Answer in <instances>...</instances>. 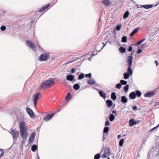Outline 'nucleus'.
Listing matches in <instances>:
<instances>
[{
  "label": "nucleus",
  "mask_w": 159,
  "mask_h": 159,
  "mask_svg": "<svg viewBox=\"0 0 159 159\" xmlns=\"http://www.w3.org/2000/svg\"><path fill=\"white\" fill-rule=\"evenodd\" d=\"M112 102L111 100H107L106 101L107 106L108 107H110L112 104Z\"/></svg>",
  "instance_id": "nucleus-17"
},
{
  "label": "nucleus",
  "mask_w": 159,
  "mask_h": 159,
  "mask_svg": "<svg viewBox=\"0 0 159 159\" xmlns=\"http://www.w3.org/2000/svg\"><path fill=\"white\" fill-rule=\"evenodd\" d=\"M40 86L41 88L43 89H44L49 88L45 81H44L41 84Z\"/></svg>",
  "instance_id": "nucleus-9"
},
{
  "label": "nucleus",
  "mask_w": 159,
  "mask_h": 159,
  "mask_svg": "<svg viewBox=\"0 0 159 159\" xmlns=\"http://www.w3.org/2000/svg\"><path fill=\"white\" fill-rule=\"evenodd\" d=\"M0 29L2 31H4L6 30V27L5 26L2 25L1 26Z\"/></svg>",
  "instance_id": "nucleus-44"
},
{
  "label": "nucleus",
  "mask_w": 159,
  "mask_h": 159,
  "mask_svg": "<svg viewBox=\"0 0 159 159\" xmlns=\"http://www.w3.org/2000/svg\"><path fill=\"white\" fill-rule=\"evenodd\" d=\"M139 29V28H137L135 29L130 34V36H133L134 34H135L137 32Z\"/></svg>",
  "instance_id": "nucleus-20"
},
{
  "label": "nucleus",
  "mask_w": 159,
  "mask_h": 159,
  "mask_svg": "<svg viewBox=\"0 0 159 159\" xmlns=\"http://www.w3.org/2000/svg\"><path fill=\"white\" fill-rule=\"evenodd\" d=\"M27 44L29 45V47L31 48L33 50L36 51V50L35 48V46L34 43H32L31 41H26Z\"/></svg>",
  "instance_id": "nucleus-7"
},
{
  "label": "nucleus",
  "mask_w": 159,
  "mask_h": 159,
  "mask_svg": "<svg viewBox=\"0 0 159 159\" xmlns=\"http://www.w3.org/2000/svg\"><path fill=\"white\" fill-rule=\"evenodd\" d=\"M104 152L107 155L110 154L111 152L110 151V148L109 147H107L106 148Z\"/></svg>",
  "instance_id": "nucleus-26"
},
{
  "label": "nucleus",
  "mask_w": 159,
  "mask_h": 159,
  "mask_svg": "<svg viewBox=\"0 0 159 159\" xmlns=\"http://www.w3.org/2000/svg\"><path fill=\"white\" fill-rule=\"evenodd\" d=\"M110 124V123L109 122V121L107 120L106 121V122H105V126H108V125H109Z\"/></svg>",
  "instance_id": "nucleus-46"
},
{
  "label": "nucleus",
  "mask_w": 159,
  "mask_h": 159,
  "mask_svg": "<svg viewBox=\"0 0 159 159\" xmlns=\"http://www.w3.org/2000/svg\"><path fill=\"white\" fill-rule=\"evenodd\" d=\"M45 81L49 88L53 86L55 84V81L52 79L46 80Z\"/></svg>",
  "instance_id": "nucleus-5"
},
{
  "label": "nucleus",
  "mask_w": 159,
  "mask_h": 159,
  "mask_svg": "<svg viewBox=\"0 0 159 159\" xmlns=\"http://www.w3.org/2000/svg\"><path fill=\"white\" fill-rule=\"evenodd\" d=\"M65 100L67 102L70 101V92H68L65 98Z\"/></svg>",
  "instance_id": "nucleus-28"
},
{
  "label": "nucleus",
  "mask_w": 159,
  "mask_h": 159,
  "mask_svg": "<svg viewBox=\"0 0 159 159\" xmlns=\"http://www.w3.org/2000/svg\"><path fill=\"white\" fill-rule=\"evenodd\" d=\"M102 3L105 6H108L110 5L111 2L109 0H102Z\"/></svg>",
  "instance_id": "nucleus-15"
},
{
  "label": "nucleus",
  "mask_w": 159,
  "mask_h": 159,
  "mask_svg": "<svg viewBox=\"0 0 159 159\" xmlns=\"http://www.w3.org/2000/svg\"><path fill=\"white\" fill-rule=\"evenodd\" d=\"M106 136L105 134H103V139L102 140L103 141H104L105 140V139L106 138Z\"/></svg>",
  "instance_id": "nucleus-54"
},
{
  "label": "nucleus",
  "mask_w": 159,
  "mask_h": 159,
  "mask_svg": "<svg viewBox=\"0 0 159 159\" xmlns=\"http://www.w3.org/2000/svg\"><path fill=\"white\" fill-rule=\"evenodd\" d=\"M101 155L99 153H97L95 155L94 157V159H99Z\"/></svg>",
  "instance_id": "nucleus-38"
},
{
  "label": "nucleus",
  "mask_w": 159,
  "mask_h": 159,
  "mask_svg": "<svg viewBox=\"0 0 159 159\" xmlns=\"http://www.w3.org/2000/svg\"><path fill=\"white\" fill-rule=\"evenodd\" d=\"M26 110L28 114L30 115L31 117H32L34 116V112L30 108L27 107L26 108Z\"/></svg>",
  "instance_id": "nucleus-10"
},
{
  "label": "nucleus",
  "mask_w": 159,
  "mask_h": 159,
  "mask_svg": "<svg viewBox=\"0 0 159 159\" xmlns=\"http://www.w3.org/2000/svg\"><path fill=\"white\" fill-rule=\"evenodd\" d=\"M119 51L121 53H124L126 51V49L122 47H120L119 48Z\"/></svg>",
  "instance_id": "nucleus-23"
},
{
  "label": "nucleus",
  "mask_w": 159,
  "mask_h": 159,
  "mask_svg": "<svg viewBox=\"0 0 159 159\" xmlns=\"http://www.w3.org/2000/svg\"><path fill=\"white\" fill-rule=\"evenodd\" d=\"M121 28L120 25H117L116 27V29L117 31L119 30Z\"/></svg>",
  "instance_id": "nucleus-47"
},
{
  "label": "nucleus",
  "mask_w": 159,
  "mask_h": 159,
  "mask_svg": "<svg viewBox=\"0 0 159 159\" xmlns=\"http://www.w3.org/2000/svg\"><path fill=\"white\" fill-rule=\"evenodd\" d=\"M129 97L131 99H135L136 97L135 92H133L129 94Z\"/></svg>",
  "instance_id": "nucleus-14"
},
{
  "label": "nucleus",
  "mask_w": 159,
  "mask_h": 159,
  "mask_svg": "<svg viewBox=\"0 0 159 159\" xmlns=\"http://www.w3.org/2000/svg\"><path fill=\"white\" fill-rule=\"evenodd\" d=\"M100 96L102 97L103 98H105L106 97V94L104 93V92L102 91H99L98 92Z\"/></svg>",
  "instance_id": "nucleus-18"
},
{
  "label": "nucleus",
  "mask_w": 159,
  "mask_h": 159,
  "mask_svg": "<svg viewBox=\"0 0 159 159\" xmlns=\"http://www.w3.org/2000/svg\"><path fill=\"white\" fill-rule=\"evenodd\" d=\"M116 111H115V110H113V111H112V113H116Z\"/></svg>",
  "instance_id": "nucleus-57"
},
{
  "label": "nucleus",
  "mask_w": 159,
  "mask_h": 159,
  "mask_svg": "<svg viewBox=\"0 0 159 159\" xmlns=\"http://www.w3.org/2000/svg\"><path fill=\"white\" fill-rule=\"evenodd\" d=\"M136 96H137V97H139L141 96V92L139 90H137L136 91Z\"/></svg>",
  "instance_id": "nucleus-30"
},
{
  "label": "nucleus",
  "mask_w": 159,
  "mask_h": 159,
  "mask_svg": "<svg viewBox=\"0 0 159 159\" xmlns=\"http://www.w3.org/2000/svg\"><path fill=\"white\" fill-rule=\"evenodd\" d=\"M107 154L105 152L103 153V154L102 155L101 157L102 158H106L107 157Z\"/></svg>",
  "instance_id": "nucleus-45"
},
{
  "label": "nucleus",
  "mask_w": 159,
  "mask_h": 159,
  "mask_svg": "<svg viewBox=\"0 0 159 159\" xmlns=\"http://www.w3.org/2000/svg\"><path fill=\"white\" fill-rule=\"evenodd\" d=\"M127 37L125 36H123L121 39V41L123 43H125L127 42Z\"/></svg>",
  "instance_id": "nucleus-35"
},
{
  "label": "nucleus",
  "mask_w": 159,
  "mask_h": 159,
  "mask_svg": "<svg viewBox=\"0 0 159 159\" xmlns=\"http://www.w3.org/2000/svg\"><path fill=\"white\" fill-rule=\"evenodd\" d=\"M34 136L35 134H34V133L31 134V135H30L29 139V143H31L33 141L34 138Z\"/></svg>",
  "instance_id": "nucleus-13"
},
{
  "label": "nucleus",
  "mask_w": 159,
  "mask_h": 159,
  "mask_svg": "<svg viewBox=\"0 0 159 159\" xmlns=\"http://www.w3.org/2000/svg\"><path fill=\"white\" fill-rule=\"evenodd\" d=\"M127 101L128 100L127 98L125 96L122 97L121 98V102H122L124 103H125L127 102Z\"/></svg>",
  "instance_id": "nucleus-19"
},
{
  "label": "nucleus",
  "mask_w": 159,
  "mask_h": 159,
  "mask_svg": "<svg viewBox=\"0 0 159 159\" xmlns=\"http://www.w3.org/2000/svg\"><path fill=\"white\" fill-rule=\"evenodd\" d=\"M54 115L53 114L47 115L43 117V120L45 121H48L49 120L51 119Z\"/></svg>",
  "instance_id": "nucleus-8"
},
{
  "label": "nucleus",
  "mask_w": 159,
  "mask_h": 159,
  "mask_svg": "<svg viewBox=\"0 0 159 159\" xmlns=\"http://www.w3.org/2000/svg\"><path fill=\"white\" fill-rule=\"evenodd\" d=\"M146 45V44H145V43H144V44H142V45H141V46H143V45Z\"/></svg>",
  "instance_id": "nucleus-60"
},
{
  "label": "nucleus",
  "mask_w": 159,
  "mask_h": 159,
  "mask_svg": "<svg viewBox=\"0 0 159 159\" xmlns=\"http://www.w3.org/2000/svg\"><path fill=\"white\" fill-rule=\"evenodd\" d=\"M134 52L131 54V55H133Z\"/></svg>",
  "instance_id": "nucleus-61"
},
{
  "label": "nucleus",
  "mask_w": 159,
  "mask_h": 159,
  "mask_svg": "<svg viewBox=\"0 0 159 159\" xmlns=\"http://www.w3.org/2000/svg\"><path fill=\"white\" fill-rule=\"evenodd\" d=\"M109 130V127H106L104 128L103 130V133L104 134L106 133V134H108V132Z\"/></svg>",
  "instance_id": "nucleus-29"
},
{
  "label": "nucleus",
  "mask_w": 159,
  "mask_h": 159,
  "mask_svg": "<svg viewBox=\"0 0 159 159\" xmlns=\"http://www.w3.org/2000/svg\"><path fill=\"white\" fill-rule=\"evenodd\" d=\"M109 120L111 121H112L115 119V117L114 116L113 114H111L110 115V116H109Z\"/></svg>",
  "instance_id": "nucleus-32"
},
{
  "label": "nucleus",
  "mask_w": 159,
  "mask_h": 159,
  "mask_svg": "<svg viewBox=\"0 0 159 159\" xmlns=\"http://www.w3.org/2000/svg\"><path fill=\"white\" fill-rule=\"evenodd\" d=\"M111 98L113 100H116V93H111Z\"/></svg>",
  "instance_id": "nucleus-21"
},
{
  "label": "nucleus",
  "mask_w": 159,
  "mask_h": 159,
  "mask_svg": "<svg viewBox=\"0 0 159 159\" xmlns=\"http://www.w3.org/2000/svg\"><path fill=\"white\" fill-rule=\"evenodd\" d=\"M120 83L121 84L125 85L126 84L127 82L124 80H121L120 81Z\"/></svg>",
  "instance_id": "nucleus-39"
},
{
  "label": "nucleus",
  "mask_w": 159,
  "mask_h": 159,
  "mask_svg": "<svg viewBox=\"0 0 159 159\" xmlns=\"http://www.w3.org/2000/svg\"><path fill=\"white\" fill-rule=\"evenodd\" d=\"M142 50L140 49H138L137 51V53L138 54H140Z\"/></svg>",
  "instance_id": "nucleus-50"
},
{
  "label": "nucleus",
  "mask_w": 159,
  "mask_h": 159,
  "mask_svg": "<svg viewBox=\"0 0 159 159\" xmlns=\"http://www.w3.org/2000/svg\"><path fill=\"white\" fill-rule=\"evenodd\" d=\"M121 136L119 134V135H118L117 136V138L118 139H120L121 138Z\"/></svg>",
  "instance_id": "nucleus-56"
},
{
  "label": "nucleus",
  "mask_w": 159,
  "mask_h": 159,
  "mask_svg": "<svg viewBox=\"0 0 159 159\" xmlns=\"http://www.w3.org/2000/svg\"><path fill=\"white\" fill-rule=\"evenodd\" d=\"M84 77V75L83 73H81V74H80L79 76L78 79V80H81V79H83Z\"/></svg>",
  "instance_id": "nucleus-34"
},
{
  "label": "nucleus",
  "mask_w": 159,
  "mask_h": 159,
  "mask_svg": "<svg viewBox=\"0 0 159 159\" xmlns=\"http://www.w3.org/2000/svg\"><path fill=\"white\" fill-rule=\"evenodd\" d=\"M129 14V12L128 11H126L124 13L123 16V18H127L128 17Z\"/></svg>",
  "instance_id": "nucleus-25"
},
{
  "label": "nucleus",
  "mask_w": 159,
  "mask_h": 159,
  "mask_svg": "<svg viewBox=\"0 0 159 159\" xmlns=\"http://www.w3.org/2000/svg\"><path fill=\"white\" fill-rule=\"evenodd\" d=\"M132 109L134 110H136L137 109V107L136 106H132Z\"/></svg>",
  "instance_id": "nucleus-49"
},
{
  "label": "nucleus",
  "mask_w": 159,
  "mask_h": 159,
  "mask_svg": "<svg viewBox=\"0 0 159 159\" xmlns=\"http://www.w3.org/2000/svg\"><path fill=\"white\" fill-rule=\"evenodd\" d=\"M66 71H68V72H69V70H66Z\"/></svg>",
  "instance_id": "nucleus-64"
},
{
  "label": "nucleus",
  "mask_w": 159,
  "mask_h": 159,
  "mask_svg": "<svg viewBox=\"0 0 159 159\" xmlns=\"http://www.w3.org/2000/svg\"><path fill=\"white\" fill-rule=\"evenodd\" d=\"M127 50L129 52H130L132 50V47L130 46H129V48Z\"/></svg>",
  "instance_id": "nucleus-48"
},
{
  "label": "nucleus",
  "mask_w": 159,
  "mask_h": 159,
  "mask_svg": "<svg viewBox=\"0 0 159 159\" xmlns=\"http://www.w3.org/2000/svg\"><path fill=\"white\" fill-rule=\"evenodd\" d=\"M124 141V140L123 139H122L120 140L119 143V145L120 147H122V146Z\"/></svg>",
  "instance_id": "nucleus-33"
},
{
  "label": "nucleus",
  "mask_w": 159,
  "mask_h": 159,
  "mask_svg": "<svg viewBox=\"0 0 159 159\" xmlns=\"http://www.w3.org/2000/svg\"><path fill=\"white\" fill-rule=\"evenodd\" d=\"M155 92L152 91L150 92L149 91L147 93H146L145 94H144V97H145L147 98H150L151 97L153 96H154L155 95Z\"/></svg>",
  "instance_id": "nucleus-6"
},
{
  "label": "nucleus",
  "mask_w": 159,
  "mask_h": 159,
  "mask_svg": "<svg viewBox=\"0 0 159 159\" xmlns=\"http://www.w3.org/2000/svg\"><path fill=\"white\" fill-rule=\"evenodd\" d=\"M106 43H105L104 45V46L102 47V48H101V50L106 45Z\"/></svg>",
  "instance_id": "nucleus-59"
},
{
  "label": "nucleus",
  "mask_w": 159,
  "mask_h": 159,
  "mask_svg": "<svg viewBox=\"0 0 159 159\" xmlns=\"http://www.w3.org/2000/svg\"><path fill=\"white\" fill-rule=\"evenodd\" d=\"M74 76L73 75H70V81L74 80V81H75L76 80L75 79L74 80Z\"/></svg>",
  "instance_id": "nucleus-42"
},
{
  "label": "nucleus",
  "mask_w": 159,
  "mask_h": 159,
  "mask_svg": "<svg viewBox=\"0 0 159 159\" xmlns=\"http://www.w3.org/2000/svg\"><path fill=\"white\" fill-rule=\"evenodd\" d=\"M153 6V5H143L142 6V7H144L145 9H149L151 8Z\"/></svg>",
  "instance_id": "nucleus-31"
},
{
  "label": "nucleus",
  "mask_w": 159,
  "mask_h": 159,
  "mask_svg": "<svg viewBox=\"0 0 159 159\" xmlns=\"http://www.w3.org/2000/svg\"><path fill=\"white\" fill-rule=\"evenodd\" d=\"M145 40V38H143L142 40L139 41L136 44V45H138L140 44L141 43H142Z\"/></svg>",
  "instance_id": "nucleus-37"
},
{
  "label": "nucleus",
  "mask_w": 159,
  "mask_h": 159,
  "mask_svg": "<svg viewBox=\"0 0 159 159\" xmlns=\"http://www.w3.org/2000/svg\"><path fill=\"white\" fill-rule=\"evenodd\" d=\"M66 80L70 81V75H68L66 76Z\"/></svg>",
  "instance_id": "nucleus-52"
},
{
  "label": "nucleus",
  "mask_w": 159,
  "mask_h": 159,
  "mask_svg": "<svg viewBox=\"0 0 159 159\" xmlns=\"http://www.w3.org/2000/svg\"><path fill=\"white\" fill-rule=\"evenodd\" d=\"M155 62L156 64V66H157L158 65V62L157 61H155Z\"/></svg>",
  "instance_id": "nucleus-58"
},
{
  "label": "nucleus",
  "mask_w": 159,
  "mask_h": 159,
  "mask_svg": "<svg viewBox=\"0 0 159 159\" xmlns=\"http://www.w3.org/2000/svg\"><path fill=\"white\" fill-rule=\"evenodd\" d=\"M121 84L120 83L117 84L116 85V88L120 89L121 88Z\"/></svg>",
  "instance_id": "nucleus-41"
},
{
  "label": "nucleus",
  "mask_w": 159,
  "mask_h": 159,
  "mask_svg": "<svg viewBox=\"0 0 159 159\" xmlns=\"http://www.w3.org/2000/svg\"><path fill=\"white\" fill-rule=\"evenodd\" d=\"M85 76L86 78H90L91 77V73H89L88 74H85Z\"/></svg>",
  "instance_id": "nucleus-43"
},
{
  "label": "nucleus",
  "mask_w": 159,
  "mask_h": 159,
  "mask_svg": "<svg viewBox=\"0 0 159 159\" xmlns=\"http://www.w3.org/2000/svg\"><path fill=\"white\" fill-rule=\"evenodd\" d=\"M12 136L14 138L16 139L18 138L19 135V131H15L12 132Z\"/></svg>",
  "instance_id": "nucleus-12"
},
{
  "label": "nucleus",
  "mask_w": 159,
  "mask_h": 159,
  "mask_svg": "<svg viewBox=\"0 0 159 159\" xmlns=\"http://www.w3.org/2000/svg\"><path fill=\"white\" fill-rule=\"evenodd\" d=\"M49 56V54L48 53H44L42 54L39 57V60L43 61L46 60Z\"/></svg>",
  "instance_id": "nucleus-4"
},
{
  "label": "nucleus",
  "mask_w": 159,
  "mask_h": 159,
  "mask_svg": "<svg viewBox=\"0 0 159 159\" xmlns=\"http://www.w3.org/2000/svg\"><path fill=\"white\" fill-rule=\"evenodd\" d=\"M123 75L124 79H127L129 78V75H130L127 72H125L124 74Z\"/></svg>",
  "instance_id": "nucleus-27"
},
{
  "label": "nucleus",
  "mask_w": 159,
  "mask_h": 159,
  "mask_svg": "<svg viewBox=\"0 0 159 159\" xmlns=\"http://www.w3.org/2000/svg\"><path fill=\"white\" fill-rule=\"evenodd\" d=\"M110 155L111 156V157L113 158H114V156L112 154H110Z\"/></svg>",
  "instance_id": "nucleus-55"
},
{
  "label": "nucleus",
  "mask_w": 159,
  "mask_h": 159,
  "mask_svg": "<svg viewBox=\"0 0 159 159\" xmlns=\"http://www.w3.org/2000/svg\"><path fill=\"white\" fill-rule=\"evenodd\" d=\"M95 83V81L94 80H92V79H90L88 81V83L90 85H93Z\"/></svg>",
  "instance_id": "nucleus-22"
},
{
  "label": "nucleus",
  "mask_w": 159,
  "mask_h": 159,
  "mask_svg": "<svg viewBox=\"0 0 159 159\" xmlns=\"http://www.w3.org/2000/svg\"><path fill=\"white\" fill-rule=\"evenodd\" d=\"M41 95L39 93H36L34 94L33 96V101L34 106H36L38 101L41 98Z\"/></svg>",
  "instance_id": "nucleus-3"
},
{
  "label": "nucleus",
  "mask_w": 159,
  "mask_h": 159,
  "mask_svg": "<svg viewBox=\"0 0 159 159\" xmlns=\"http://www.w3.org/2000/svg\"><path fill=\"white\" fill-rule=\"evenodd\" d=\"M73 88L74 89H75L76 90H78L80 89V87L79 85L78 84H76L74 85V86H73Z\"/></svg>",
  "instance_id": "nucleus-24"
},
{
  "label": "nucleus",
  "mask_w": 159,
  "mask_h": 159,
  "mask_svg": "<svg viewBox=\"0 0 159 159\" xmlns=\"http://www.w3.org/2000/svg\"><path fill=\"white\" fill-rule=\"evenodd\" d=\"M133 57L132 56H129L127 59L126 65L128 66L127 71L130 75L133 74V70L131 69L132 64L133 62Z\"/></svg>",
  "instance_id": "nucleus-2"
},
{
  "label": "nucleus",
  "mask_w": 159,
  "mask_h": 159,
  "mask_svg": "<svg viewBox=\"0 0 159 159\" xmlns=\"http://www.w3.org/2000/svg\"><path fill=\"white\" fill-rule=\"evenodd\" d=\"M129 126H131L136 124V123L134 121V119H132L129 120Z\"/></svg>",
  "instance_id": "nucleus-16"
},
{
  "label": "nucleus",
  "mask_w": 159,
  "mask_h": 159,
  "mask_svg": "<svg viewBox=\"0 0 159 159\" xmlns=\"http://www.w3.org/2000/svg\"><path fill=\"white\" fill-rule=\"evenodd\" d=\"M107 159H110L109 157H108Z\"/></svg>",
  "instance_id": "nucleus-62"
},
{
  "label": "nucleus",
  "mask_w": 159,
  "mask_h": 159,
  "mask_svg": "<svg viewBox=\"0 0 159 159\" xmlns=\"http://www.w3.org/2000/svg\"><path fill=\"white\" fill-rule=\"evenodd\" d=\"M50 6V4H48L46 5L43 7L41 9L39 10V12H42L44 11L46 9H47Z\"/></svg>",
  "instance_id": "nucleus-11"
},
{
  "label": "nucleus",
  "mask_w": 159,
  "mask_h": 159,
  "mask_svg": "<svg viewBox=\"0 0 159 159\" xmlns=\"http://www.w3.org/2000/svg\"><path fill=\"white\" fill-rule=\"evenodd\" d=\"M67 103V102H66V103H65V105H66V104Z\"/></svg>",
  "instance_id": "nucleus-63"
},
{
  "label": "nucleus",
  "mask_w": 159,
  "mask_h": 159,
  "mask_svg": "<svg viewBox=\"0 0 159 159\" xmlns=\"http://www.w3.org/2000/svg\"><path fill=\"white\" fill-rule=\"evenodd\" d=\"M129 87V84L126 85L124 88V90L125 92H127L128 90Z\"/></svg>",
  "instance_id": "nucleus-40"
},
{
  "label": "nucleus",
  "mask_w": 159,
  "mask_h": 159,
  "mask_svg": "<svg viewBox=\"0 0 159 159\" xmlns=\"http://www.w3.org/2000/svg\"><path fill=\"white\" fill-rule=\"evenodd\" d=\"M20 135L22 138V143L25 142L27 140L26 136L27 133V128L25 125V123L24 121H21L19 124Z\"/></svg>",
  "instance_id": "nucleus-1"
},
{
  "label": "nucleus",
  "mask_w": 159,
  "mask_h": 159,
  "mask_svg": "<svg viewBox=\"0 0 159 159\" xmlns=\"http://www.w3.org/2000/svg\"><path fill=\"white\" fill-rule=\"evenodd\" d=\"M37 146L36 145H34L32 146L31 149L33 152H34L37 148Z\"/></svg>",
  "instance_id": "nucleus-36"
},
{
  "label": "nucleus",
  "mask_w": 159,
  "mask_h": 159,
  "mask_svg": "<svg viewBox=\"0 0 159 159\" xmlns=\"http://www.w3.org/2000/svg\"><path fill=\"white\" fill-rule=\"evenodd\" d=\"M75 71V70L74 68H73L71 70V72L72 73H74Z\"/></svg>",
  "instance_id": "nucleus-51"
},
{
  "label": "nucleus",
  "mask_w": 159,
  "mask_h": 159,
  "mask_svg": "<svg viewBox=\"0 0 159 159\" xmlns=\"http://www.w3.org/2000/svg\"><path fill=\"white\" fill-rule=\"evenodd\" d=\"M159 126V124L156 127H155L153 128H152L150 131H152V130H153L157 128Z\"/></svg>",
  "instance_id": "nucleus-53"
}]
</instances>
